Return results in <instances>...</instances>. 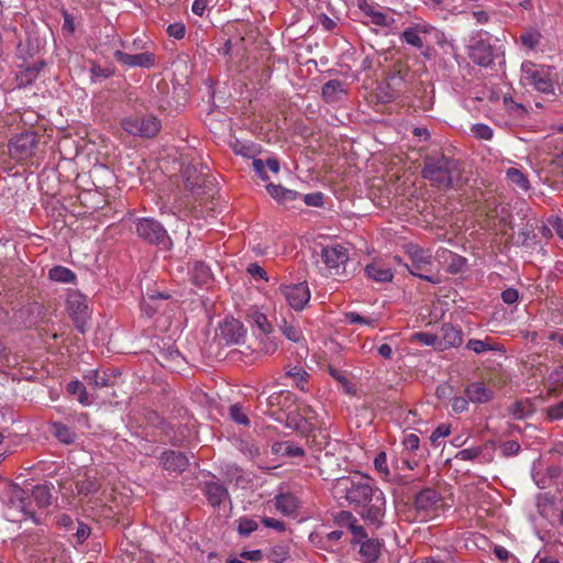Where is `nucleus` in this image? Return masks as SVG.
Listing matches in <instances>:
<instances>
[{
  "mask_svg": "<svg viewBox=\"0 0 563 563\" xmlns=\"http://www.w3.org/2000/svg\"><path fill=\"white\" fill-rule=\"evenodd\" d=\"M462 164L459 159L449 157L443 153L428 154L423 158L421 176L431 187L439 190H450L459 186Z\"/></svg>",
  "mask_w": 563,
  "mask_h": 563,
  "instance_id": "obj_1",
  "label": "nucleus"
},
{
  "mask_svg": "<svg viewBox=\"0 0 563 563\" xmlns=\"http://www.w3.org/2000/svg\"><path fill=\"white\" fill-rule=\"evenodd\" d=\"M2 503L5 507V517L12 522H21L32 519L35 523L40 520L29 493L16 484H9L2 492Z\"/></svg>",
  "mask_w": 563,
  "mask_h": 563,
  "instance_id": "obj_2",
  "label": "nucleus"
},
{
  "mask_svg": "<svg viewBox=\"0 0 563 563\" xmlns=\"http://www.w3.org/2000/svg\"><path fill=\"white\" fill-rule=\"evenodd\" d=\"M377 487L373 478L362 473L341 477L336 481L334 489L340 498H344L353 509L364 500L365 496H372V490Z\"/></svg>",
  "mask_w": 563,
  "mask_h": 563,
  "instance_id": "obj_3",
  "label": "nucleus"
},
{
  "mask_svg": "<svg viewBox=\"0 0 563 563\" xmlns=\"http://www.w3.org/2000/svg\"><path fill=\"white\" fill-rule=\"evenodd\" d=\"M135 232L144 242L155 245L163 251L173 247V241L164 225L154 218H137L134 220Z\"/></svg>",
  "mask_w": 563,
  "mask_h": 563,
  "instance_id": "obj_4",
  "label": "nucleus"
},
{
  "mask_svg": "<svg viewBox=\"0 0 563 563\" xmlns=\"http://www.w3.org/2000/svg\"><path fill=\"white\" fill-rule=\"evenodd\" d=\"M522 80L541 93L554 95L555 74L543 65H537L531 62L523 63L521 66Z\"/></svg>",
  "mask_w": 563,
  "mask_h": 563,
  "instance_id": "obj_5",
  "label": "nucleus"
},
{
  "mask_svg": "<svg viewBox=\"0 0 563 563\" xmlns=\"http://www.w3.org/2000/svg\"><path fill=\"white\" fill-rule=\"evenodd\" d=\"M38 145V136L33 131L14 135L8 143V154L16 163L34 165L33 157Z\"/></svg>",
  "mask_w": 563,
  "mask_h": 563,
  "instance_id": "obj_6",
  "label": "nucleus"
},
{
  "mask_svg": "<svg viewBox=\"0 0 563 563\" xmlns=\"http://www.w3.org/2000/svg\"><path fill=\"white\" fill-rule=\"evenodd\" d=\"M407 254L410 258V264H406V267L410 274L431 284L440 283V277L438 275L429 274L431 272L433 262L432 255L428 250H424L416 244H409L407 246Z\"/></svg>",
  "mask_w": 563,
  "mask_h": 563,
  "instance_id": "obj_7",
  "label": "nucleus"
},
{
  "mask_svg": "<svg viewBox=\"0 0 563 563\" xmlns=\"http://www.w3.org/2000/svg\"><path fill=\"white\" fill-rule=\"evenodd\" d=\"M354 510L365 522L379 527L386 512V499L382 489L375 487L372 490V496H365Z\"/></svg>",
  "mask_w": 563,
  "mask_h": 563,
  "instance_id": "obj_8",
  "label": "nucleus"
},
{
  "mask_svg": "<svg viewBox=\"0 0 563 563\" xmlns=\"http://www.w3.org/2000/svg\"><path fill=\"white\" fill-rule=\"evenodd\" d=\"M121 128L130 135L151 139L161 131V121L154 115H129L121 120Z\"/></svg>",
  "mask_w": 563,
  "mask_h": 563,
  "instance_id": "obj_9",
  "label": "nucleus"
},
{
  "mask_svg": "<svg viewBox=\"0 0 563 563\" xmlns=\"http://www.w3.org/2000/svg\"><path fill=\"white\" fill-rule=\"evenodd\" d=\"M320 257L330 275L340 276L345 272L349 250L341 244L327 245L321 249Z\"/></svg>",
  "mask_w": 563,
  "mask_h": 563,
  "instance_id": "obj_10",
  "label": "nucleus"
},
{
  "mask_svg": "<svg viewBox=\"0 0 563 563\" xmlns=\"http://www.w3.org/2000/svg\"><path fill=\"white\" fill-rule=\"evenodd\" d=\"M211 479L205 481L200 489L203 496L207 498L208 504L212 508H220L227 501L231 503V496L228 490V487L222 484L216 475L210 474Z\"/></svg>",
  "mask_w": 563,
  "mask_h": 563,
  "instance_id": "obj_11",
  "label": "nucleus"
},
{
  "mask_svg": "<svg viewBox=\"0 0 563 563\" xmlns=\"http://www.w3.org/2000/svg\"><path fill=\"white\" fill-rule=\"evenodd\" d=\"M279 291L295 310H302L310 300V290L306 282L298 284L280 285Z\"/></svg>",
  "mask_w": 563,
  "mask_h": 563,
  "instance_id": "obj_12",
  "label": "nucleus"
},
{
  "mask_svg": "<svg viewBox=\"0 0 563 563\" xmlns=\"http://www.w3.org/2000/svg\"><path fill=\"white\" fill-rule=\"evenodd\" d=\"M468 57L474 64L488 67L495 59V46L482 37L474 38L473 43L470 45Z\"/></svg>",
  "mask_w": 563,
  "mask_h": 563,
  "instance_id": "obj_13",
  "label": "nucleus"
},
{
  "mask_svg": "<svg viewBox=\"0 0 563 563\" xmlns=\"http://www.w3.org/2000/svg\"><path fill=\"white\" fill-rule=\"evenodd\" d=\"M442 503L440 494L432 488H424L416 494L413 507L419 515L428 516L435 511Z\"/></svg>",
  "mask_w": 563,
  "mask_h": 563,
  "instance_id": "obj_14",
  "label": "nucleus"
},
{
  "mask_svg": "<svg viewBox=\"0 0 563 563\" xmlns=\"http://www.w3.org/2000/svg\"><path fill=\"white\" fill-rule=\"evenodd\" d=\"M114 59L123 66L126 67H141V68H152L156 63V56L151 52H143L139 54H128L120 49L113 53Z\"/></svg>",
  "mask_w": 563,
  "mask_h": 563,
  "instance_id": "obj_15",
  "label": "nucleus"
},
{
  "mask_svg": "<svg viewBox=\"0 0 563 563\" xmlns=\"http://www.w3.org/2000/svg\"><path fill=\"white\" fill-rule=\"evenodd\" d=\"M67 308L76 328L80 332H84V323L88 309L85 297L80 294L69 295L67 299Z\"/></svg>",
  "mask_w": 563,
  "mask_h": 563,
  "instance_id": "obj_16",
  "label": "nucleus"
},
{
  "mask_svg": "<svg viewBox=\"0 0 563 563\" xmlns=\"http://www.w3.org/2000/svg\"><path fill=\"white\" fill-rule=\"evenodd\" d=\"M245 331L243 324L236 319H225L220 324V339L227 344H239L244 338Z\"/></svg>",
  "mask_w": 563,
  "mask_h": 563,
  "instance_id": "obj_17",
  "label": "nucleus"
},
{
  "mask_svg": "<svg viewBox=\"0 0 563 563\" xmlns=\"http://www.w3.org/2000/svg\"><path fill=\"white\" fill-rule=\"evenodd\" d=\"M161 464L168 472L183 473L187 468L189 460L183 452L166 450L161 455Z\"/></svg>",
  "mask_w": 563,
  "mask_h": 563,
  "instance_id": "obj_18",
  "label": "nucleus"
},
{
  "mask_svg": "<svg viewBox=\"0 0 563 563\" xmlns=\"http://www.w3.org/2000/svg\"><path fill=\"white\" fill-rule=\"evenodd\" d=\"M347 93V85L340 79H331L323 84L321 96L327 103H334Z\"/></svg>",
  "mask_w": 563,
  "mask_h": 563,
  "instance_id": "obj_19",
  "label": "nucleus"
},
{
  "mask_svg": "<svg viewBox=\"0 0 563 563\" xmlns=\"http://www.w3.org/2000/svg\"><path fill=\"white\" fill-rule=\"evenodd\" d=\"M466 397L474 404H486L494 398V391L483 382L471 383L465 388Z\"/></svg>",
  "mask_w": 563,
  "mask_h": 563,
  "instance_id": "obj_20",
  "label": "nucleus"
},
{
  "mask_svg": "<svg viewBox=\"0 0 563 563\" xmlns=\"http://www.w3.org/2000/svg\"><path fill=\"white\" fill-rule=\"evenodd\" d=\"M463 343L462 330L451 323H444L441 328V342L442 349L456 347Z\"/></svg>",
  "mask_w": 563,
  "mask_h": 563,
  "instance_id": "obj_21",
  "label": "nucleus"
},
{
  "mask_svg": "<svg viewBox=\"0 0 563 563\" xmlns=\"http://www.w3.org/2000/svg\"><path fill=\"white\" fill-rule=\"evenodd\" d=\"M190 274L192 283L199 287H208L213 282L210 267L201 261L194 262Z\"/></svg>",
  "mask_w": 563,
  "mask_h": 563,
  "instance_id": "obj_22",
  "label": "nucleus"
},
{
  "mask_svg": "<svg viewBox=\"0 0 563 563\" xmlns=\"http://www.w3.org/2000/svg\"><path fill=\"white\" fill-rule=\"evenodd\" d=\"M46 66L44 60H38L31 66L21 69L16 74V81L19 87L31 86L38 77L42 69Z\"/></svg>",
  "mask_w": 563,
  "mask_h": 563,
  "instance_id": "obj_23",
  "label": "nucleus"
},
{
  "mask_svg": "<svg viewBox=\"0 0 563 563\" xmlns=\"http://www.w3.org/2000/svg\"><path fill=\"white\" fill-rule=\"evenodd\" d=\"M275 508L285 516L296 514L299 508L298 498L291 493H279L275 496Z\"/></svg>",
  "mask_w": 563,
  "mask_h": 563,
  "instance_id": "obj_24",
  "label": "nucleus"
},
{
  "mask_svg": "<svg viewBox=\"0 0 563 563\" xmlns=\"http://www.w3.org/2000/svg\"><path fill=\"white\" fill-rule=\"evenodd\" d=\"M52 485L48 484H38L32 487L30 495V499L32 498L37 508H47L52 505L53 494H52Z\"/></svg>",
  "mask_w": 563,
  "mask_h": 563,
  "instance_id": "obj_25",
  "label": "nucleus"
},
{
  "mask_svg": "<svg viewBox=\"0 0 563 563\" xmlns=\"http://www.w3.org/2000/svg\"><path fill=\"white\" fill-rule=\"evenodd\" d=\"M365 274L369 279L378 283L391 282L393 271L384 263L373 262L365 267Z\"/></svg>",
  "mask_w": 563,
  "mask_h": 563,
  "instance_id": "obj_26",
  "label": "nucleus"
},
{
  "mask_svg": "<svg viewBox=\"0 0 563 563\" xmlns=\"http://www.w3.org/2000/svg\"><path fill=\"white\" fill-rule=\"evenodd\" d=\"M360 545V555L363 559L364 563H374L379 554L382 549V542H379L377 539H364L363 541L358 542Z\"/></svg>",
  "mask_w": 563,
  "mask_h": 563,
  "instance_id": "obj_27",
  "label": "nucleus"
},
{
  "mask_svg": "<svg viewBox=\"0 0 563 563\" xmlns=\"http://www.w3.org/2000/svg\"><path fill=\"white\" fill-rule=\"evenodd\" d=\"M48 430L51 434L63 444H73L76 441L77 434L68 426L59 421L49 423Z\"/></svg>",
  "mask_w": 563,
  "mask_h": 563,
  "instance_id": "obj_28",
  "label": "nucleus"
},
{
  "mask_svg": "<svg viewBox=\"0 0 563 563\" xmlns=\"http://www.w3.org/2000/svg\"><path fill=\"white\" fill-rule=\"evenodd\" d=\"M429 27L424 24H416L415 26L407 27L400 35V38L418 49L423 47V41L420 36L421 33H429Z\"/></svg>",
  "mask_w": 563,
  "mask_h": 563,
  "instance_id": "obj_29",
  "label": "nucleus"
},
{
  "mask_svg": "<svg viewBox=\"0 0 563 563\" xmlns=\"http://www.w3.org/2000/svg\"><path fill=\"white\" fill-rule=\"evenodd\" d=\"M100 482L96 477L90 476L88 473H85L82 478H78L75 482L77 495L82 498L96 494L100 489Z\"/></svg>",
  "mask_w": 563,
  "mask_h": 563,
  "instance_id": "obj_30",
  "label": "nucleus"
},
{
  "mask_svg": "<svg viewBox=\"0 0 563 563\" xmlns=\"http://www.w3.org/2000/svg\"><path fill=\"white\" fill-rule=\"evenodd\" d=\"M266 189L272 198H274L279 203L287 205L289 202L295 201L300 195L299 192L285 188L282 185L268 184Z\"/></svg>",
  "mask_w": 563,
  "mask_h": 563,
  "instance_id": "obj_31",
  "label": "nucleus"
},
{
  "mask_svg": "<svg viewBox=\"0 0 563 563\" xmlns=\"http://www.w3.org/2000/svg\"><path fill=\"white\" fill-rule=\"evenodd\" d=\"M48 278L60 284H76L77 276L68 267L56 265L48 271Z\"/></svg>",
  "mask_w": 563,
  "mask_h": 563,
  "instance_id": "obj_32",
  "label": "nucleus"
},
{
  "mask_svg": "<svg viewBox=\"0 0 563 563\" xmlns=\"http://www.w3.org/2000/svg\"><path fill=\"white\" fill-rule=\"evenodd\" d=\"M272 450L275 454L286 455L288 457L305 456V450L290 441L276 442L273 444Z\"/></svg>",
  "mask_w": 563,
  "mask_h": 563,
  "instance_id": "obj_33",
  "label": "nucleus"
},
{
  "mask_svg": "<svg viewBox=\"0 0 563 563\" xmlns=\"http://www.w3.org/2000/svg\"><path fill=\"white\" fill-rule=\"evenodd\" d=\"M506 179L511 184L517 186L520 190L527 192L530 190L531 185L530 180L521 169L510 167L506 170Z\"/></svg>",
  "mask_w": 563,
  "mask_h": 563,
  "instance_id": "obj_34",
  "label": "nucleus"
},
{
  "mask_svg": "<svg viewBox=\"0 0 563 563\" xmlns=\"http://www.w3.org/2000/svg\"><path fill=\"white\" fill-rule=\"evenodd\" d=\"M180 358V352L174 344H168L166 347H162L156 356V360L164 367H169L177 363Z\"/></svg>",
  "mask_w": 563,
  "mask_h": 563,
  "instance_id": "obj_35",
  "label": "nucleus"
},
{
  "mask_svg": "<svg viewBox=\"0 0 563 563\" xmlns=\"http://www.w3.org/2000/svg\"><path fill=\"white\" fill-rule=\"evenodd\" d=\"M279 329L282 333L291 342L300 343L305 341L300 327L294 321L283 320Z\"/></svg>",
  "mask_w": 563,
  "mask_h": 563,
  "instance_id": "obj_36",
  "label": "nucleus"
},
{
  "mask_svg": "<svg viewBox=\"0 0 563 563\" xmlns=\"http://www.w3.org/2000/svg\"><path fill=\"white\" fill-rule=\"evenodd\" d=\"M286 427L294 429L307 438H310V427L303 423L300 409L298 412H289L287 415Z\"/></svg>",
  "mask_w": 563,
  "mask_h": 563,
  "instance_id": "obj_37",
  "label": "nucleus"
},
{
  "mask_svg": "<svg viewBox=\"0 0 563 563\" xmlns=\"http://www.w3.org/2000/svg\"><path fill=\"white\" fill-rule=\"evenodd\" d=\"M86 383L93 388H103L110 385V375L107 372L89 371L84 375Z\"/></svg>",
  "mask_w": 563,
  "mask_h": 563,
  "instance_id": "obj_38",
  "label": "nucleus"
},
{
  "mask_svg": "<svg viewBox=\"0 0 563 563\" xmlns=\"http://www.w3.org/2000/svg\"><path fill=\"white\" fill-rule=\"evenodd\" d=\"M266 401L269 409L276 407L283 410L287 407V404L294 402V394L288 390L274 393L266 399Z\"/></svg>",
  "mask_w": 563,
  "mask_h": 563,
  "instance_id": "obj_39",
  "label": "nucleus"
},
{
  "mask_svg": "<svg viewBox=\"0 0 563 563\" xmlns=\"http://www.w3.org/2000/svg\"><path fill=\"white\" fill-rule=\"evenodd\" d=\"M181 177L184 179L185 187L189 190H194L196 187L201 186L200 175L192 165H187L181 168Z\"/></svg>",
  "mask_w": 563,
  "mask_h": 563,
  "instance_id": "obj_40",
  "label": "nucleus"
},
{
  "mask_svg": "<svg viewBox=\"0 0 563 563\" xmlns=\"http://www.w3.org/2000/svg\"><path fill=\"white\" fill-rule=\"evenodd\" d=\"M289 556V545L286 543L273 545L266 554L267 560L272 563H285Z\"/></svg>",
  "mask_w": 563,
  "mask_h": 563,
  "instance_id": "obj_41",
  "label": "nucleus"
},
{
  "mask_svg": "<svg viewBox=\"0 0 563 563\" xmlns=\"http://www.w3.org/2000/svg\"><path fill=\"white\" fill-rule=\"evenodd\" d=\"M466 349L475 352L476 354H482L488 351H499L500 347L498 344H493L492 339L486 338L485 340L471 339L466 343Z\"/></svg>",
  "mask_w": 563,
  "mask_h": 563,
  "instance_id": "obj_42",
  "label": "nucleus"
},
{
  "mask_svg": "<svg viewBox=\"0 0 563 563\" xmlns=\"http://www.w3.org/2000/svg\"><path fill=\"white\" fill-rule=\"evenodd\" d=\"M541 37V33L538 30L531 27L525 30L519 35L518 41L523 47L534 49L540 44Z\"/></svg>",
  "mask_w": 563,
  "mask_h": 563,
  "instance_id": "obj_43",
  "label": "nucleus"
},
{
  "mask_svg": "<svg viewBox=\"0 0 563 563\" xmlns=\"http://www.w3.org/2000/svg\"><path fill=\"white\" fill-rule=\"evenodd\" d=\"M66 389L70 395H76L77 400L80 404H82L85 406H88L91 404L89 394L87 393L86 387L84 386V384L81 382L71 380L67 384Z\"/></svg>",
  "mask_w": 563,
  "mask_h": 563,
  "instance_id": "obj_44",
  "label": "nucleus"
},
{
  "mask_svg": "<svg viewBox=\"0 0 563 563\" xmlns=\"http://www.w3.org/2000/svg\"><path fill=\"white\" fill-rule=\"evenodd\" d=\"M503 102L506 111L514 118L520 119L528 113L527 108L522 103L516 102L510 95H505Z\"/></svg>",
  "mask_w": 563,
  "mask_h": 563,
  "instance_id": "obj_45",
  "label": "nucleus"
},
{
  "mask_svg": "<svg viewBox=\"0 0 563 563\" xmlns=\"http://www.w3.org/2000/svg\"><path fill=\"white\" fill-rule=\"evenodd\" d=\"M509 412L516 420H521L530 416L533 409L530 401L517 400L509 407Z\"/></svg>",
  "mask_w": 563,
  "mask_h": 563,
  "instance_id": "obj_46",
  "label": "nucleus"
},
{
  "mask_svg": "<svg viewBox=\"0 0 563 563\" xmlns=\"http://www.w3.org/2000/svg\"><path fill=\"white\" fill-rule=\"evenodd\" d=\"M301 416L303 418V423L310 427V437H312V441L316 442V434L313 432L317 429V412L308 405L300 407Z\"/></svg>",
  "mask_w": 563,
  "mask_h": 563,
  "instance_id": "obj_47",
  "label": "nucleus"
},
{
  "mask_svg": "<svg viewBox=\"0 0 563 563\" xmlns=\"http://www.w3.org/2000/svg\"><path fill=\"white\" fill-rule=\"evenodd\" d=\"M287 376L294 378L296 386L306 390V385L308 383V373L300 366H294L287 371Z\"/></svg>",
  "mask_w": 563,
  "mask_h": 563,
  "instance_id": "obj_48",
  "label": "nucleus"
},
{
  "mask_svg": "<svg viewBox=\"0 0 563 563\" xmlns=\"http://www.w3.org/2000/svg\"><path fill=\"white\" fill-rule=\"evenodd\" d=\"M341 516L342 517H346L347 519H352V521L350 522V530L354 537V542H361L363 541L364 539L367 538V534L365 532V529L357 525V520L355 518H353L352 514L349 512V511H342L341 512Z\"/></svg>",
  "mask_w": 563,
  "mask_h": 563,
  "instance_id": "obj_49",
  "label": "nucleus"
},
{
  "mask_svg": "<svg viewBox=\"0 0 563 563\" xmlns=\"http://www.w3.org/2000/svg\"><path fill=\"white\" fill-rule=\"evenodd\" d=\"M485 449L486 445L463 449L455 454V459L460 461H474L483 456Z\"/></svg>",
  "mask_w": 563,
  "mask_h": 563,
  "instance_id": "obj_50",
  "label": "nucleus"
},
{
  "mask_svg": "<svg viewBox=\"0 0 563 563\" xmlns=\"http://www.w3.org/2000/svg\"><path fill=\"white\" fill-rule=\"evenodd\" d=\"M249 318L252 323H254L262 333H269L272 330V325L268 322L266 314L260 312L258 310H254L249 314Z\"/></svg>",
  "mask_w": 563,
  "mask_h": 563,
  "instance_id": "obj_51",
  "label": "nucleus"
},
{
  "mask_svg": "<svg viewBox=\"0 0 563 563\" xmlns=\"http://www.w3.org/2000/svg\"><path fill=\"white\" fill-rule=\"evenodd\" d=\"M329 373L338 383L341 384L346 394L353 395L355 393L353 384L349 380V378L342 371L336 369L334 367H330Z\"/></svg>",
  "mask_w": 563,
  "mask_h": 563,
  "instance_id": "obj_52",
  "label": "nucleus"
},
{
  "mask_svg": "<svg viewBox=\"0 0 563 563\" xmlns=\"http://www.w3.org/2000/svg\"><path fill=\"white\" fill-rule=\"evenodd\" d=\"M258 528L257 522L254 519L247 517H241L238 520V532L242 537H249L252 532Z\"/></svg>",
  "mask_w": 563,
  "mask_h": 563,
  "instance_id": "obj_53",
  "label": "nucleus"
},
{
  "mask_svg": "<svg viewBox=\"0 0 563 563\" xmlns=\"http://www.w3.org/2000/svg\"><path fill=\"white\" fill-rule=\"evenodd\" d=\"M471 131L473 135L478 140L490 141L494 136L493 129L484 123L473 124Z\"/></svg>",
  "mask_w": 563,
  "mask_h": 563,
  "instance_id": "obj_54",
  "label": "nucleus"
},
{
  "mask_svg": "<svg viewBox=\"0 0 563 563\" xmlns=\"http://www.w3.org/2000/svg\"><path fill=\"white\" fill-rule=\"evenodd\" d=\"M91 79L96 81L100 78H109L114 74V67L113 66H101L99 64H92L91 69Z\"/></svg>",
  "mask_w": 563,
  "mask_h": 563,
  "instance_id": "obj_55",
  "label": "nucleus"
},
{
  "mask_svg": "<svg viewBox=\"0 0 563 563\" xmlns=\"http://www.w3.org/2000/svg\"><path fill=\"white\" fill-rule=\"evenodd\" d=\"M345 320L349 323L364 324V325H369L372 328H375L376 323H377L376 319L363 317L360 313L354 312V311L345 313Z\"/></svg>",
  "mask_w": 563,
  "mask_h": 563,
  "instance_id": "obj_56",
  "label": "nucleus"
},
{
  "mask_svg": "<svg viewBox=\"0 0 563 563\" xmlns=\"http://www.w3.org/2000/svg\"><path fill=\"white\" fill-rule=\"evenodd\" d=\"M230 417L234 422H236L239 424H243V426L250 424V419L243 411L242 406L239 404H234L230 407Z\"/></svg>",
  "mask_w": 563,
  "mask_h": 563,
  "instance_id": "obj_57",
  "label": "nucleus"
},
{
  "mask_svg": "<svg viewBox=\"0 0 563 563\" xmlns=\"http://www.w3.org/2000/svg\"><path fill=\"white\" fill-rule=\"evenodd\" d=\"M404 450L408 453H416L420 446V439L416 433H408L402 439Z\"/></svg>",
  "mask_w": 563,
  "mask_h": 563,
  "instance_id": "obj_58",
  "label": "nucleus"
},
{
  "mask_svg": "<svg viewBox=\"0 0 563 563\" xmlns=\"http://www.w3.org/2000/svg\"><path fill=\"white\" fill-rule=\"evenodd\" d=\"M371 23L377 25V26H390L394 23V19L389 18L385 13L380 11L372 12V15L369 16Z\"/></svg>",
  "mask_w": 563,
  "mask_h": 563,
  "instance_id": "obj_59",
  "label": "nucleus"
},
{
  "mask_svg": "<svg viewBox=\"0 0 563 563\" xmlns=\"http://www.w3.org/2000/svg\"><path fill=\"white\" fill-rule=\"evenodd\" d=\"M167 34L170 36V37H174L176 40H181L185 37V34H186V27L184 25V23H180V22H176V23H172L167 26V30H166Z\"/></svg>",
  "mask_w": 563,
  "mask_h": 563,
  "instance_id": "obj_60",
  "label": "nucleus"
},
{
  "mask_svg": "<svg viewBox=\"0 0 563 563\" xmlns=\"http://www.w3.org/2000/svg\"><path fill=\"white\" fill-rule=\"evenodd\" d=\"M374 466L378 473L384 475L385 477L389 475V470L387 465V456L385 452H380L374 460Z\"/></svg>",
  "mask_w": 563,
  "mask_h": 563,
  "instance_id": "obj_61",
  "label": "nucleus"
},
{
  "mask_svg": "<svg viewBox=\"0 0 563 563\" xmlns=\"http://www.w3.org/2000/svg\"><path fill=\"white\" fill-rule=\"evenodd\" d=\"M451 432V428L449 424H440L431 433L430 435V441L434 444V445H438L437 441L441 438H445L450 434Z\"/></svg>",
  "mask_w": 563,
  "mask_h": 563,
  "instance_id": "obj_62",
  "label": "nucleus"
},
{
  "mask_svg": "<svg viewBox=\"0 0 563 563\" xmlns=\"http://www.w3.org/2000/svg\"><path fill=\"white\" fill-rule=\"evenodd\" d=\"M519 450H520V444L515 440L505 441L500 445V451L504 456L515 455L519 452Z\"/></svg>",
  "mask_w": 563,
  "mask_h": 563,
  "instance_id": "obj_63",
  "label": "nucleus"
},
{
  "mask_svg": "<svg viewBox=\"0 0 563 563\" xmlns=\"http://www.w3.org/2000/svg\"><path fill=\"white\" fill-rule=\"evenodd\" d=\"M547 417L549 420H560L563 418V400L547 408Z\"/></svg>",
  "mask_w": 563,
  "mask_h": 563,
  "instance_id": "obj_64",
  "label": "nucleus"
}]
</instances>
